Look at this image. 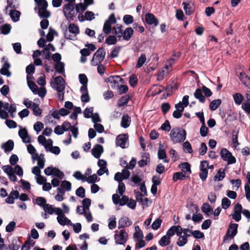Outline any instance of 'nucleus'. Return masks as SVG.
<instances>
[{
  "label": "nucleus",
  "instance_id": "obj_1",
  "mask_svg": "<svg viewBox=\"0 0 250 250\" xmlns=\"http://www.w3.org/2000/svg\"><path fill=\"white\" fill-rule=\"evenodd\" d=\"M169 136L173 144L183 142L186 139V131L180 127H175L171 129Z\"/></svg>",
  "mask_w": 250,
  "mask_h": 250
},
{
  "label": "nucleus",
  "instance_id": "obj_2",
  "mask_svg": "<svg viewBox=\"0 0 250 250\" xmlns=\"http://www.w3.org/2000/svg\"><path fill=\"white\" fill-rule=\"evenodd\" d=\"M114 238L116 245L125 246L128 239V234L124 229L120 230L119 232L116 230Z\"/></svg>",
  "mask_w": 250,
  "mask_h": 250
},
{
  "label": "nucleus",
  "instance_id": "obj_3",
  "mask_svg": "<svg viewBox=\"0 0 250 250\" xmlns=\"http://www.w3.org/2000/svg\"><path fill=\"white\" fill-rule=\"evenodd\" d=\"M79 33V28L74 23H71L69 25L68 30H66L64 33L65 39L71 40H75L77 39V35Z\"/></svg>",
  "mask_w": 250,
  "mask_h": 250
},
{
  "label": "nucleus",
  "instance_id": "obj_4",
  "mask_svg": "<svg viewBox=\"0 0 250 250\" xmlns=\"http://www.w3.org/2000/svg\"><path fill=\"white\" fill-rule=\"evenodd\" d=\"M105 56V49L103 47L99 48L94 53L91 60V64L96 66L100 64L104 59Z\"/></svg>",
  "mask_w": 250,
  "mask_h": 250
},
{
  "label": "nucleus",
  "instance_id": "obj_5",
  "mask_svg": "<svg viewBox=\"0 0 250 250\" xmlns=\"http://www.w3.org/2000/svg\"><path fill=\"white\" fill-rule=\"evenodd\" d=\"M238 225L235 223H231L228 228L226 234L223 237V242L225 243L228 240H230L237 233Z\"/></svg>",
  "mask_w": 250,
  "mask_h": 250
},
{
  "label": "nucleus",
  "instance_id": "obj_6",
  "mask_svg": "<svg viewBox=\"0 0 250 250\" xmlns=\"http://www.w3.org/2000/svg\"><path fill=\"white\" fill-rule=\"evenodd\" d=\"M51 86L52 88L58 92L64 91L65 88V82L61 76H57L55 78L54 82H51Z\"/></svg>",
  "mask_w": 250,
  "mask_h": 250
},
{
  "label": "nucleus",
  "instance_id": "obj_7",
  "mask_svg": "<svg viewBox=\"0 0 250 250\" xmlns=\"http://www.w3.org/2000/svg\"><path fill=\"white\" fill-rule=\"evenodd\" d=\"M63 13L67 20H73L76 13L74 10V6L72 3H67L64 5Z\"/></svg>",
  "mask_w": 250,
  "mask_h": 250
},
{
  "label": "nucleus",
  "instance_id": "obj_8",
  "mask_svg": "<svg viewBox=\"0 0 250 250\" xmlns=\"http://www.w3.org/2000/svg\"><path fill=\"white\" fill-rule=\"evenodd\" d=\"M220 155L222 159L227 162L229 165L233 164L236 163L235 158L232 155V154L227 149L223 148L221 149Z\"/></svg>",
  "mask_w": 250,
  "mask_h": 250
},
{
  "label": "nucleus",
  "instance_id": "obj_9",
  "mask_svg": "<svg viewBox=\"0 0 250 250\" xmlns=\"http://www.w3.org/2000/svg\"><path fill=\"white\" fill-rule=\"evenodd\" d=\"M2 59L4 62L1 68L0 69V73L2 75L6 76L7 77H10L11 76V73L9 71L11 65L8 62V59L5 56H3Z\"/></svg>",
  "mask_w": 250,
  "mask_h": 250
},
{
  "label": "nucleus",
  "instance_id": "obj_10",
  "mask_svg": "<svg viewBox=\"0 0 250 250\" xmlns=\"http://www.w3.org/2000/svg\"><path fill=\"white\" fill-rule=\"evenodd\" d=\"M9 104L8 103H3L0 101V118L6 119L8 118V111L9 108Z\"/></svg>",
  "mask_w": 250,
  "mask_h": 250
},
{
  "label": "nucleus",
  "instance_id": "obj_11",
  "mask_svg": "<svg viewBox=\"0 0 250 250\" xmlns=\"http://www.w3.org/2000/svg\"><path fill=\"white\" fill-rule=\"evenodd\" d=\"M128 140L127 134H121L118 135L116 139V143L117 146H120L122 148L126 147V144Z\"/></svg>",
  "mask_w": 250,
  "mask_h": 250
},
{
  "label": "nucleus",
  "instance_id": "obj_12",
  "mask_svg": "<svg viewBox=\"0 0 250 250\" xmlns=\"http://www.w3.org/2000/svg\"><path fill=\"white\" fill-rule=\"evenodd\" d=\"M145 21L149 25H153L155 26L159 24V21L152 13H148L145 15Z\"/></svg>",
  "mask_w": 250,
  "mask_h": 250
},
{
  "label": "nucleus",
  "instance_id": "obj_13",
  "mask_svg": "<svg viewBox=\"0 0 250 250\" xmlns=\"http://www.w3.org/2000/svg\"><path fill=\"white\" fill-rule=\"evenodd\" d=\"M18 134L24 143H29L31 142V138L26 128H21L19 131Z\"/></svg>",
  "mask_w": 250,
  "mask_h": 250
},
{
  "label": "nucleus",
  "instance_id": "obj_14",
  "mask_svg": "<svg viewBox=\"0 0 250 250\" xmlns=\"http://www.w3.org/2000/svg\"><path fill=\"white\" fill-rule=\"evenodd\" d=\"M238 77L242 83L248 88L250 89V77L248 76L244 71L239 73Z\"/></svg>",
  "mask_w": 250,
  "mask_h": 250
},
{
  "label": "nucleus",
  "instance_id": "obj_15",
  "mask_svg": "<svg viewBox=\"0 0 250 250\" xmlns=\"http://www.w3.org/2000/svg\"><path fill=\"white\" fill-rule=\"evenodd\" d=\"M104 151V148L102 145L96 144L91 150L92 154L96 158H99Z\"/></svg>",
  "mask_w": 250,
  "mask_h": 250
},
{
  "label": "nucleus",
  "instance_id": "obj_16",
  "mask_svg": "<svg viewBox=\"0 0 250 250\" xmlns=\"http://www.w3.org/2000/svg\"><path fill=\"white\" fill-rule=\"evenodd\" d=\"M184 9L186 15H190L194 12L193 3L191 1L183 2Z\"/></svg>",
  "mask_w": 250,
  "mask_h": 250
},
{
  "label": "nucleus",
  "instance_id": "obj_17",
  "mask_svg": "<svg viewBox=\"0 0 250 250\" xmlns=\"http://www.w3.org/2000/svg\"><path fill=\"white\" fill-rule=\"evenodd\" d=\"M132 224V221L126 216L122 217L118 222V229L128 227Z\"/></svg>",
  "mask_w": 250,
  "mask_h": 250
},
{
  "label": "nucleus",
  "instance_id": "obj_18",
  "mask_svg": "<svg viewBox=\"0 0 250 250\" xmlns=\"http://www.w3.org/2000/svg\"><path fill=\"white\" fill-rule=\"evenodd\" d=\"M34 9L35 11L38 10V15L41 18H48L50 16V13L47 8L35 7Z\"/></svg>",
  "mask_w": 250,
  "mask_h": 250
},
{
  "label": "nucleus",
  "instance_id": "obj_19",
  "mask_svg": "<svg viewBox=\"0 0 250 250\" xmlns=\"http://www.w3.org/2000/svg\"><path fill=\"white\" fill-rule=\"evenodd\" d=\"M14 146V143L12 140H9L1 145V148L4 150L5 153L11 151L13 149Z\"/></svg>",
  "mask_w": 250,
  "mask_h": 250
},
{
  "label": "nucleus",
  "instance_id": "obj_20",
  "mask_svg": "<svg viewBox=\"0 0 250 250\" xmlns=\"http://www.w3.org/2000/svg\"><path fill=\"white\" fill-rule=\"evenodd\" d=\"M131 122V118L128 115H124L122 117L121 126L124 128H126L129 126Z\"/></svg>",
  "mask_w": 250,
  "mask_h": 250
},
{
  "label": "nucleus",
  "instance_id": "obj_21",
  "mask_svg": "<svg viewBox=\"0 0 250 250\" xmlns=\"http://www.w3.org/2000/svg\"><path fill=\"white\" fill-rule=\"evenodd\" d=\"M194 96L202 103H204L206 101V98L203 95V91L200 88H197L196 89L194 93Z\"/></svg>",
  "mask_w": 250,
  "mask_h": 250
},
{
  "label": "nucleus",
  "instance_id": "obj_22",
  "mask_svg": "<svg viewBox=\"0 0 250 250\" xmlns=\"http://www.w3.org/2000/svg\"><path fill=\"white\" fill-rule=\"evenodd\" d=\"M201 210L207 216L213 213V209L208 203H204L201 207Z\"/></svg>",
  "mask_w": 250,
  "mask_h": 250
},
{
  "label": "nucleus",
  "instance_id": "obj_23",
  "mask_svg": "<svg viewBox=\"0 0 250 250\" xmlns=\"http://www.w3.org/2000/svg\"><path fill=\"white\" fill-rule=\"evenodd\" d=\"M133 34V30L131 27L126 28L123 32V39L125 41H128L131 37Z\"/></svg>",
  "mask_w": 250,
  "mask_h": 250
},
{
  "label": "nucleus",
  "instance_id": "obj_24",
  "mask_svg": "<svg viewBox=\"0 0 250 250\" xmlns=\"http://www.w3.org/2000/svg\"><path fill=\"white\" fill-rule=\"evenodd\" d=\"M27 149L28 152L31 155L32 160H36V159L38 157V153L34 146L31 144L28 145L27 146Z\"/></svg>",
  "mask_w": 250,
  "mask_h": 250
},
{
  "label": "nucleus",
  "instance_id": "obj_25",
  "mask_svg": "<svg viewBox=\"0 0 250 250\" xmlns=\"http://www.w3.org/2000/svg\"><path fill=\"white\" fill-rule=\"evenodd\" d=\"M149 160V154L147 153H145L142 155V159L138 161V165L142 167L147 164V161Z\"/></svg>",
  "mask_w": 250,
  "mask_h": 250
},
{
  "label": "nucleus",
  "instance_id": "obj_26",
  "mask_svg": "<svg viewBox=\"0 0 250 250\" xmlns=\"http://www.w3.org/2000/svg\"><path fill=\"white\" fill-rule=\"evenodd\" d=\"M109 82H110L111 83H114V87L115 88L116 85H119V82H120L121 83H124V80L122 78H121L119 76H114L110 77L109 78ZM113 88V86H112Z\"/></svg>",
  "mask_w": 250,
  "mask_h": 250
},
{
  "label": "nucleus",
  "instance_id": "obj_27",
  "mask_svg": "<svg viewBox=\"0 0 250 250\" xmlns=\"http://www.w3.org/2000/svg\"><path fill=\"white\" fill-rule=\"evenodd\" d=\"M9 15L12 21L16 22L19 21L21 13L17 10L13 9L10 10Z\"/></svg>",
  "mask_w": 250,
  "mask_h": 250
},
{
  "label": "nucleus",
  "instance_id": "obj_28",
  "mask_svg": "<svg viewBox=\"0 0 250 250\" xmlns=\"http://www.w3.org/2000/svg\"><path fill=\"white\" fill-rule=\"evenodd\" d=\"M169 66L166 65L164 68L160 71L157 75V79L158 81H162L165 76L168 73L167 70L168 69Z\"/></svg>",
  "mask_w": 250,
  "mask_h": 250
},
{
  "label": "nucleus",
  "instance_id": "obj_29",
  "mask_svg": "<svg viewBox=\"0 0 250 250\" xmlns=\"http://www.w3.org/2000/svg\"><path fill=\"white\" fill-rule=\"evenodd\" d=\"M35 244V242L30 238L27 239L21 247V250H30Z\"/></svg>",
  "mask_w": 250,
  "mask_h": 250
},
{
  "label": "nucleus",
  "instance_id": "obj_30",
  "mask_svg": "<svg viewBox=\"0 0 250 250\" xmlns=\"http://www.w3.org/2000/svg\"><path fill=\"white\" fill-rule=\"evenodd\" d=\"M179 167L181 168L182 172L187 174L188 173V174L191 172L190 169V165L188 162H185L179 165Z\"/></svg>",
  "mask_w": 250,
  "mask_h": 250
},
{
  "label": "nucleus",
  "instance_id": "obj_31",
  "mask_svg": "<svg viewBox=\"0 0 250 250\" xmlns=\"http://www.w3.org/2000/svg\"><path fill=\"white\" fill-rule=\"evenodd\" d=\"M122 25L117 24L115 27L113 28V33L117 37L121 38L123 35Z\"/></svg>",
  "mask_w": 250,
  "mask_h": 250
},
{
  "label": "nucleus",
  "instance_id": "obj_32",
  "mask_svg": "<svg viewBox=\"0 0 250 250\" xmlns=\"http://www.w3.org/2000/svg\"><path fill=\"white\" fill-rule=\"evenodd\" d=\"M221 103L222 101L221 99H216L213 100L210 102L209 105L210 109L212 111L215 110L220 106Z\"/></svg>",
  "mask_w": 250,
  "mask_h": 250
},
{
  "label": "nucleus",
  "instance_id": "obj_33",
  "mask_svg": "<svg viewBox=\"0 0 250 250\" xmlns=\"http://www.w3.org/2000/svg\"><path fill=\"white\" fill-rule=\"evenodd\" d=\"M189 176L187 175V174L183 172H175L173 176V180L174 181H176L178 180H184L186 178H188Z\"/></svg>",
  "mask_w": 250,
  "mask_h": 250
},
{
  "label": "nucleus",
  "instance_id": "obj_34",
  "mask_svg": "<svg viewBox=\"0 0 250 250\" xmlns=\"http://www.w3.org/2000/svg\"><path fill=\"white\" fill-rule=\"evenodd\" d=\"M158 243L161 247H165L170 243V239L165 235L161 237Z\"/></svg>",
  "mask_w": 250,
  "mask_h": 250
},
{
  "label": "nucleus",
  "instance_id": "obj_35",
  "mask_svg": "<svg viewBox=\"0 0 250 250\" xmlns=\"http://www.w3.org/2000/svg\"><path fill=\"white\" fill-rule=\"evenodd\" d=\"M146 60V55L145 54H142L137 60L136 67L137 68H139L141 67L145 63Z\"/></svg>",
  "mask_w": 250,
  "mask_h": 250
},
{
  "label": "nucleus",
  "instance_id": "obj_36",
  "mask_svg": "<svg viewBox=\"0 0 250 250\" xmlns=\"http://www.w3.org/2000/svg\"><path fill=\"white\" fill-rule=\"evenodd\" d=\"M54 68L57 72L62 74L64 72V64L62 62H56Z\"/></svg>",
  "mask_w": 250,
  "mask_h": 250
},
{
  "label": "nucleus",
  "instance_id": "obj_37",
  "mask_svg": "<svg viewBox=\"0 0 250 250\" xmlns=\"http://www.w3.org/2000/svg\"><path fill=\"white\" fill-rule=\"evenodd\" d=\"M158 157L160 160L163 159V162L164 163H168V160H167L166 159L167 154H166V151L164 149H161L160 147V148L158 152Z\"/></svg>",
  "mask_w": 250,
  "mask_h": 250
},
{
  "label": "nucleus",
  "instance_id": "obj_38",
  "mask_svg": "<svg viewBox=\"0 0 250 250\" xmlns=\"http://www.w3.org/2000/svg\"><path fill=\"white\" fill-rule=\"evenodd\" d=\"M35 66L33 64H30L27 66L26 68V73H27V80L31 79V77L29 75H32L35 72Z\"/></svg>",
  "mask_w": 250,
  "mask_h": 250
},
{
  "label": "nucleus",
  "instance_id": "obj_39",
  "mask_svg": "<svg viewBox=\"0 0 250 250\" xmlns=\"http://www.w3.org/2000/svg\"><path fill=\"white\" fill-rule=\"evenodd\" d=\"M233 98L235 103L237 105L241 104L243 100V97L242 95L239 93L234 94L233 95Z\"/></svg>",
  "mask_w": 250,
  "mask_h": 250
},
{
  "label": "nucleus",
  "instance_id": "obj_40",
  "mask_svg": "<svg viewBox=\"0 0 250 250\" xmlns=\"http://www.w3.org/2000/svg\"><path fill=\"white\" fill-rule=\"evenodd\" d=\"M129 96L128 95H125L121 97L118 101L119 106H123L127 104L129 100Z\"/></svg>",
  "mask_w": 250,
  "mask_h": 250
},
{
  "label": "nucleus",
  "instance_id": "obj_41",
  "mask_svg": "<svg viewBox=\"0 0 250 250\" xmlns=\"http://www.w3.org/2000/svg\"><path fill=\"white\" fill-rule=\"evenodd\" d=\"M60 186L65 190L66 191H69L71 190V184L68 181H62Z\"/></svg>",
  "mask_w": 250,
  "mask_h": 250
},
{
  "label": "nucleus",
  "instance_id": "obj_42",
  "mask_svg": "<svg viewBox=\"0 0 250 250\" xmlns=\"http://www.w3.org/2000/svg\"><path fill=\"white\" fill-rule=\"evenodd\" d=\"M225 177V173L224 170L222 171H221V169H219L216 175L214 177V180L215 181H220L222 180Z\"/></svg>",
  "mask_w": 250,
  "mask_h": 250
},
{
  "label": "nucleus",
  "instance_id": "obj_43",
  "mask_svg": "<svg viewBox=\"0 0 250 250\" xmlns=\"http://www.w3.org/2000/svg\"><path fill=\"white\" fill-rule=\"evenodd\" d=\"M117 42V38L113 35H110L105 39V43L108 45L115 44Z\"/></svg>",
  "mask_w": 250,
  "mask_h": 250
},
{
  "label": "nucleus",
  "instance_id": "obj_44",
  "mask_svg": "<svg viewBox=\"0 0 250 250\" xmlns=\"http://www.w3.org/2000/svg\"><path fill=\"white\" fill-rule=\"evenodd\" d=\"M183 148L186 153H191L192 152V146L188 141H186L183 143Z\"/></svg>",
  "mask_w": 250,
  "mask_h": 250
},
{
  "label": "nucleus",
  "instance_id": "obj_45",
  "mask_svg": "<svg viewBox=\"0 0 250 250\" xmlns=\"http://www.w3.org/2000/svg\"><path fill=\"white\" fill-rule=\"evenodd\" d=\"M32 109L35 115L40 116L42 115V110L39 107V104H34Z\"/></svg>",
  "mask_w": 250,
  "mask_h": 250
},
{
  "label": "nucleus",
  "instance_id": "obj_46",
  "mask_svg": "<svg viewBox=\"0 0 250 250\" xmlns=\"http://www.w3.org/2000/svg\"><path fill=\"white\" fill-rule=\"evenodd\" d=\"M28 85L30 89L32 91V92L37 94V91L38 90V86L32 81H29V80H27Z\"/></svg>",
  "mask_w": 250,
  "mask_h": 250
},
{
  "label": "nucleus",
  "instance_id": "obj_47",
  "mask_svg": "<svg viewBox=\"0 0 250 250\" xmlns=\"http://www.w3.org/2000/svg\"><path fill=\"white\" fill-rule=\"evenodd\" d=\"M115 87L120 94L125 93L128 90V86L126 85H116Z\"/></svg>",
  "mask_w": 250,
  "mask_h": 250
},
{
  "label": "nucleus",
  "instance_id": "obj_48",
  "mask_svg": "<svg viewBox=\"0 0 250 250\" xmlns=\"http://www.w3.org/2000/svg\"><path fill=\"white\" fill-rule=\"evenodd\" d=\"M37 5V8H47L48 3L46 0H34Z\"/></svg>",
  "mask_w": 250,
  "mask_h": 250
},
{
  "label": "nucleus",
  "instance_id": "obj_49",
  "mask_svg": "<svg viewBox=\"0 0 250 250\" xmlns=\"http://www.w3.org/2000/svg\"><path fill=\"white\" fill-rule=\"evenodd\" d=\"M123 20L126 25H129L133 22L134 19L130 15H125L124 16Z\"/></svg>",
  "mask_w": 250,
  "mask_h": 250
},
{
  "label": "nucleus",
  "instance_id": "obj_50",
  "mask_svg": "<svg viewBox=\"0 0 250 250\" xmlns=\"http://www.w3.org/2000/svg\"><path fill=\"white\" fill-rule=\"evenodd\" d=\"M87 8V6L82 3H77L75 6V9L77 13L84 11Z\"/></svg>",
  "mask_w": 250,
  "mask_h": 250
},
{
  "label": "nucleus",
  "instance_id": "obj_51",
  "mask_svg": "<svg viewBox=\"0 0 250 250\" xmlns=\"http://www.w3.org/2000/svg\"><path fill=\"white\" fill-rule=\"evenodd\" d=\"M73 176L77 180H82L83 182H85L86 181V176L82 174V173L79 171L75 172Z\"/></svg>",
  "mask_w": 250,
  "mask_h": 250
},
{
  "label": "nucleus",
  "instance_id": "obj_52",
  "mask_svg": "<svg viewBox=\"0 0 250 250\" xmlns=\"http://www.w3.org/2000/svg\"><path fill=\"white\" fill-rule=\"evenodd\" d=\"M44 125L42 122H37L34 125V129L36 132L37 134H38L43 128Z\"/></svg>",
  "mask_w": 250,
  "mask_h": 250
},
{
  "label": "nucleus",
  "instance_id": "obj_53",
  "mask_svg": "<svg viewBox=\"0 0 250 250\" xmlns=\"http://www.w3.org/2000/svg\"><path fill=\"white\" fill-rule=\"evenodd\" d=\"M52 176L62 179L64 176V174L58 168L53 167Z\"/></svg>",
  "mask_w": 250,
  "mask_h": 250
},
{
  "label": "nucleus",
  "instance_id": "obj_54",
  "mask_svg": "<svg viewBox=\"0 0 250 250\" xmlns=\"http://www.w3.org/2000/svg\"><path fill=\"white\" fill-rule=\"evenodd\" d=\"M129 83L130 86L133 87L137 85L138 80L137 76L135 74H132L130 76Z\"/></svg>",
  "mask_w": 250,
  "mask_h": 250
},
{
  "label": "nucleus",
  "instance_id": "obj_55",
  "mask_svg": "<svg viewBox=\"0 0 250 250\" xmlns=\"http://www.w3.org/2000/svg\"><path fill=\"white\" fill-rule=\"evenodd\" d=\"M188 238L186 236H179V238H178V241L177 242V244L179 247L184 246L188 242Z\"/></svg>",
  "mask_w": 250,
  "mask_h": 250
},
{
  "label": "nucleus",
  "instance_id": "obj_56",
  "mask_svg": "<svg viewBox=\"0 0 250 250\" xmlns=\"http://www.w3.org/2000/svg\"><path fill=\"white\" fill-rule=\"evenodd\" d=\"M11 29V26L9 24H5L1 27V33L4 35L8 34Z\"/></svg>",
  "mask_w": 250,
  "mask_h": 250
},
{
  "label": "nucleus",
  "instance_id": "obj_57",
  "mask_svg": "<svg viewBox=\"0 0 250 250\" xmlns=\"http://www.w3.org/2000/svg\"><path fill=\"white\" fill-rule=\"evenodd\" d=\"M76 194L77 196L83 198L85 197V189L83 187H80L76 190Z\"/></svg>",
  "mask_w": 250,
  "mask_h": 250
},
{
  "label": "nucleus",
  "instance_id": "obj_58",
  "mask_svg": "<svg viewBox=\"0 0 250 250\" xmlns=\"http://www.w3.org/2000/svg\"><path fill=\"white\" fill-rule=\"evenodd\" d=\"M230 201L227 198L224 197L222 199L221 206L223 208L227 209L230 205Z\"/></svg>",
  "mask_w": 250,
  "mask_h": 250
},
{
  "label": "nucleus",
  "instance_id": "obj_59",
  "mask_svg": "<svg viewBox=\"0 0 250 250\" xmlns=\"http://www.w3.org/2000/svg\"><path fill=\"white\" fill-rule=\"evenodd\" d=\"M116 218L114 216L110 217L109 219L108 227L110 229H113L116 228Z\"/></svg>",
  "mask_w": 250,
  "mask_h": 250
},
{
  "label": "nucleus",
  "instance_id": "obj_60",
  "mask_svg": "<svg viewBox=\"0 0 250 250\" xmlns=\"http://www.w3.org/2000/svg\"><path fill=\"white\" fill-rule=\"evenodd\" d=\"M93 114V107L86 108L84 111V117L86 118H90Z\"/></svg>",
  "mask_w": 250,
  "mask_h": 250
},
{
  "label": "nucleus",
  "instance_id": "obj_61",
  "mask_svg": "<svg viewBox=\"0 0 250 250\" xmlns=\"http://www.w3.org/2000/svg\"><path fill=\"white\" fill-rule=\"evenodd\" d=\"M36 203L40 207H42L43 208V206L46 204V200L44 197H38L36 200Z\"/></svg>",
  "mask_w": 250,
  "mask_h": 250
},
{
  "label": "nucleus",
  "instance_id": "obj_62",
  "mask_svg": "<svg viewBox=\"0 0 250 250\" xmlns=\"http://www.w3.org/2000/svg\"><path fill=\"white\" fill-rule=\"evenodd\" d=\"M5 124L9 128H15L17 127V124L16 122L11 120L5 119Z\"/></svg>",
  "mask_w": 250,
  "mask_h": 250
},
{
  "label": "nucleus",
  "instance_id": "obj_63",
  "mask_svg": "<svg viewBox=\"0 0 250 250\" xmlns=\"http://www.w3.org/2000/svg\"><path fill=\"white\" fill-rule=\"evenodd\" d=\"M242 108L247 114H250V101H246L242 104Z\"/></svg>",
  "mask_w": 250,
  "mask_h": 250
},
{
  "label": "nucleus",
  "instance_id": "obj_64",
  "mask_svg": "<svg viewBox=\"0 0 250 250\" xmlns=\"http://www.w3.org/2000/svg\"><path fill=\"white\" fill-rule=\"evenodd\" d=\"M111 24L105 22L103 26V32L105 34L108 35L111 33Z\"/></svg>",
  "mask_w": 250,
  "mask_h": 250
}]
</instances>
